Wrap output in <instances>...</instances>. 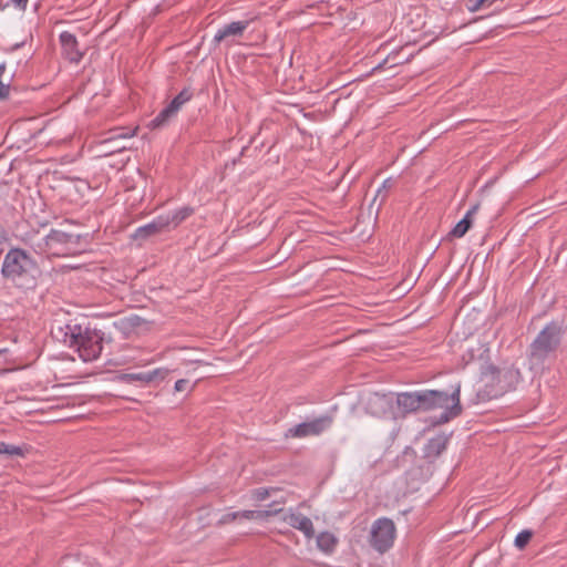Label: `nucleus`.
Wrapping results in <instances>:
<instances>
[{"label": "nucleus", "instance_id": "obj_28", "mask_svg": "<svg viewBox=\"0 0 567 567\" xmlns=\"http://www.w3.org/2000/svg\"><path fill=\"white\" fill-rule=\"evenodd\" d=\"M167 374L168 370L164 368H157L152 371H147V375L152 377V382L162 381L167 377Z\"/></svg>", "mask_w": 567, "mask_h": 567}, {"label": "nucleus", "instance_id": "obj_18", "mask_svg": "<svg viewBox=\"0 0 567 567\" xmlns=\"http://www.w3.org/2000/svg\"><path fill=\"white\" fill-rule=\"evenodd\" d=\"M446 444L447 437L443 435L431 439L426 445V455L439 456L446 449Z\"/></svg>", "mask_w": 567, "mask_h": 567}, {"label": "nucleus", "instance_id": "obj_2", "mask_svg": "<svg viewBox=\"0 0 567 567\" xmlns=\"http://www.w3.org/2000/svg\"><path fill=\"white\" fill-rule=\"evenodd\" d=\"M39 272L37 261L21 248H11L3 257L1 276L14 288L21 290L35 288Z\"/></svg>", "mask_w": 567, "mask_h": 567}, {"label": "nucleus", "instance_id": "obj_8", "mask_svg": "<svg viewBox=\"0 0 567 567\" xmlns=\"http://www.w3.org/2000/svg\"><path fill=\"white\" fill-rule=\"evenodd\" d=\"M392 399L386 394L371 393L364 401V406L368 413L373 416L385 415L391 408Z\"/></svg>", "mask_w": 567, "mask_h": 567}, {"label": "nucleus", "instance_id": "obj_33", "mask_svg": "<svg viewBox=\"0 0 567 567\" xmlns=\"http://www.w3.org/2000/svg\"><path fill=\"white\" fill-rule=\"evenodd\" d=\"M502 393H503V388H501V389H498V390H493V391H489V392H488V394H489L491 396H497V395H499V394H502Z\"/></svg>", "mask_w": 567, "mask_h": 567}, {"label": "nucleus", "instance_id": "obj_20", "mask_svg": "<svg viewBox=\"0 0 567 567\" xmlns=\"http://www.w3.org/2000/svg\"><path fill=\"white\" fill-rule=\"evenodd\" d=\"M118 379L125 383H132V382H141L144 384L152 383V377L147 375V372L123 373L118 377Z\"/></svg>", "mask_w": 567, "mask_h": 567}, {"label": "nucleus", "instance_id": "obj_25", "mask_svg": "<svg viewBox=\"0 0 567 567\" xmlns=\"http://www.w3.org/2000/svg\"><path fill=\"white\" fill-rule=\"evenodd\" d=\"M276 488H267V487H258L252 491V498L255 501L261 502L268 498L271 492H275Z\"/></svg>", "mask_w": 567, "mask_h": 567}, {"label": "nucleus", "instance_id": "obj_7", "mask_svg": "<svg viewBox=\"0 0 567 567\" xmlns=\"http://www.w3.org/2000/svg\"><path fill=\"white\" fill-rule=\"evenodd\" d=\"M333 417L331 415H321L311 421H307L288 430L287 435L291 437H307L320 435L331 427Z\"/></svg>", "mask_w": 567, "mask_h": 567}, {"label": "nucleus", "instance_id": "obj_6", "mask_svg": "<svg viewBox=\"0 0 567 567\" xmlns=\"http://www.w3.org/2000/svg\"><path fill=\"white\" fill-rule=\"evenodd\" d=\"M78 243V236L62 230L52 229L40 243L35 250L41 254L61 255L70 249V245Z\"/></svg>", "mask_w": 567, "mask_h": 567}, {"label": "nucleus", "instance_id": "obj_22", "mask_svg": "<svg viewBox=\"0 0 567 567\" xmlns=\"http://www.w3.org/2000/svg\"><path fill=\"white\" fill-rule=\"evenodd\" d=\"M137 132V127L134 130H127V128H115L111 131V136L104 141V143L115 141L117 138H130L133 137Z\"/></svg>", "mask_w": 567, "mask_h": 567}, {"label": "nucleus", "instance_id": "obj_29", "mask_svg": "<svg viewBox=\"0 0 567 567\" xmlns=\"http://www.w3.org/2000/svg\"><path fill=\"white\" fill-rule=\"evenodd\" d=\"M499 375H501V371L494 365H487L485 368V370L483 371V377L485 379H491V381L498 379Z\"/></svg>", "mask_w": 567, "mask_h": 567}, {"label": "nucleus", "instance_id": "obj_21", "mask_svg": "<svg viewBox=\"0 0 567 567\" xmlns=\"http://www.w3.org/2000/svg\"><path fill=\"white\" fill-rule=\"evenodd\" d=\"M193 96V93L190 90L188 89H184L183 91H181L172 101L171 103L168 104L169 106H172V109L178 113V111L181 110V107L186 103L188 102Z\"/></svg>", "mask_w": 567, "mask_h": 567}, {"label": "nucleus", "instance_id": "obj_3", "mask_svg": "<svg viewBox=\"0 0 567 567\" xmlns=\"http://www.w3.org/2000/svg\"><path fill=\"white\" fill-rule=\"evenodd\" d=\"M419 392L420 411H432L442 409L439 423H446L451 419L461 414L462 408L460 402V385L447 394L443 391L424 390Z\"/></svg>", "mask_w": 567, "mask_h": 567}, {"label": "nucleus", "instance_id": "obj_11", "mask_svg": "<svg viewBox=\"0 0 567 567\" xmlns=\"http://www.w3.org/2000/svg\"><path fill=\"white\" fill-rule=\"evenodd\" d=\"M284 522L302 532L307 538H312L315 535V528L311 519L300 513L290 512L286 514L284 516Z\"/></svg>", "mask_w": 567, "mask_h": 567}, {"label": "nucleus", "instance_id": "obj_16", "mask_svg": "<svg viewBox=\"0 0 567 567\" xmlns=\"http://www.w3.org/2000/svg\"><path fill=\"white\" fill-rule=\"evenodd\" d=\"M194 214V208L190 206H184L176 209L173 213L161 215L164 220L167 221V228H176L185 219Z\"/></svg>", "mask_w": 567, "mask_h": 567}, {"label": "nucleus", "instance_id": "obj_34", "mask_svg": "<svg viewBox=\"0 0 567 567\" xmlns=\"http://www.w3.org/2000/svg\"><path fill=\"white\" fill-rule=\"evenodd\" d=\"M470 359H473V350H470Z\"/></svg>", "mask_w": 567, "mask_h": 567}, {"label": "nucleus", "instance_id": "obj_24", "mask_svg": "<svg viewBox=\"0 0 567 567\" xmlns=\"http://www.w3.org/2000/svg\"><path fill=\"white\" fill-rule=\"evenodd\" d=\"M0 454L21 456L23 454V451L20 446L10 445L4 442H0Z\"/></svg>", "mask_w": 567, "mask_h": 567}, {"label": "nucleus", "instance_id": "obj_15", "mask_svg": "<svg viewBox=\"0 0 567 567\" xmlns=\"http://www.w3.org/2000/svg\"><path fill=\"white\" fill-rule=\"evenodd\" d=\"M478 210V204L473 205L465 216L454 226V228L449 233V236L453 238H462L473 224V216Z\"/></svg>", "mask_w": 567, "mask_h": 567}, {"label": "nucleus", "instance_id": "obj_4", "mask_svg": "<svg viewBox=\"0 0 567 567\" xmlns=\"http://www.w3.org/2000/svg\"><path fill=\"white\" fill-rule=\"evenodd\" d=\"M564 330L560 323L551 321L537 334L529 347V362L540 367L560 346Z\"/></svg>", "mask_w": 567, "mask_h": 567}, {"label": "nucleus", "instance_id": "obj_31", "mask_svg": "<svg viewBox=\"0 0 567 567\" xmlns=\"http://www.w3.org/2000/svg\"><path fill=\"white\" fill-rule=\"evenodd\" d=\"M9 234L6 227L0 223V245L8 241Z\"/></svg>", "mask_w": 567, "mask_h": 567}, {"label": "nucleus", "instance_id": "obj_30", "mask_svg": "<svg viewBox=\"0 0 567 567\" xmlns=\"http://www.w3.org/2000/svg\"><path fill=\"white\" fill-rule=\"evenodd\" d=\"M187 385H188V381L185 379H181V380L176 381V383H175V391H177V392L185 391L187 389Z\"/></svg>", "mask_w": 567, "mask_h": 567}, {"label": "nucleus", "instance_id": "obj_10", "mask_svg": "<svg viewBox=\"0 0 567 567\" xmlns=\"http://www.w3.org/2000/svg\"><path fill=\"white\" fill-rule=\"evenodd\" d=\"M60 42L62 45V53L72 63H79L83 53L79 49V42L74 34L69 31H63L60 34Z\"/></svg>", "mask_w": 567, "mask_h": 567}, {"label": "nucleus", "instance_id": "obj_12", "mask_svg": "<svg viewBox=\"0 0 567 567\" xmlns=\"http://www.w3.org/2000/svg\"><path fill=\"white\" fill-rule=\"evenodd\" d=\"M167 229V221L162 216L156 217L150 224L138 227L133 234L134 239H147Z\"/></svg>", "mask_w": 567, "mask_h": 567}, {"label": "nucleus", "instance_id": "obj_1", "mask_svg": "<svg viewBox=\"0 0 567 567\" xmlns=\"http://www.w3.org/2000/svg\"><path fill=\"white\" fill-rule=\"evenodd\" d=\"M53 337L74 349L79 357L87 362L96 360L103 348V334L89 326L68 323L52 330Z\"/></svg>", "mask_w": 567, "mask_h": 567}, {"label": "nucleus", "instance_id": "obj_26", "mask_svg": "<svg viewBox=\"0 0 567 567\" xmlns=\"http://www.w3.org/2000/svg\"><path fill=\"white\" fill-rule=\"evenodd\" d=\"M493 0H468L467 9L472 12L478 11L483 8L489 7Z\"/></svg>", "mask_w": 567, "mask_h": 567}, {"label": "nucleus", "instance_id": "obj_23", "mask_svg": "<svg viewBox=\"0 0 567 567\" xmlns=\"http://www.w3.org/2000/svg\"><path fill=\"white\" fill-rule=\"evenodd\" d=\"M532 537H533V532L529 529H524L517 534L514 544L518 549L522 550L528 545Z\"/></svg>", "mask_w": 567, "mask_h": 567}, {"label": "nucleus", "instance_id": "obj_5", "mask_svg": "<svg viewBox=\"0 0 567 567\" xmlns=\"http://www.w3.org/2000/svg\"><path fill=\"white\" fill-rule=\"evenodd\" d=\"M396 528L392 519L381 517L373 522L369 543L380 554L388 551L394 543Z\"/></svg>", "mask_w": 567, "mask_h": 567}, {"label": "nucleus", "instance_id": "obj_13", "mask_svg": "<svg viewBox=\"0 0 567 567\" xmlns=\"http://www.w3.org/2000/svg\"><path fill=\"white\" fill-rule=\"evenodd\" d=\"M279 504L278 502L272 503L269 507L270 509L265 511H241L229 514L228 516L231 519L245 518V519H265L269 516L277 515L282 512V508L276 507Z\"/></svg>", "mask_w": 567, "mask_h": 567}, {"label": "nucleus", "instance_id": "obj_17", "mask_svg": "<svg viewBox=\"0 0 567 567\" xmlns=\"http://www.w3.org/2000/svg\"><path fill=\"white\" fill-rule=\"evenodd\" d=\"M176 114L177 112H175L172 106L167 105L150 122L148 127L152 130L161 128L175 117Z\"/></svg>", "mask_w": 567, "mask_h": 567}, {"label": "nucleus", "instance_id": "obj_27", "mask_svg": "<svg viewBox=\"0 0 567 567\" xmlns=\"http://www.w3.org/2000/svg\"><path fill=\"white\" fill-rule=\"evenodd\" d=\"M6 63H0V79H2L4 72H6ZM10 92V85L8 83H3L2 80H0V99H6L9 96Z\"/></svg>", "mask_w": 567, "mask_h": 567}, {"label": "nucleus", "instance_id": "obj_9", "mask_svg": "<svg viewBox=\"0 0 567 567\" xmlns=\"http://www.w3.org/2000/svg\"><path fill=\"white\" fill-rule=\"evenodd\" d=\"M249 27V21H234L228 24H225L220 29L217 30V32L214 35V43L219 44L223 41H227L230 38H240L244 32Z\"/></svg>", "mask_w": 567, "mask_h": 567}, {"label": "nucleus", "instance_id": "obj_35", "mask_svg": "<svg viewBox=\"0 0 567 567\" xmlns=\"http://www.w3.org/2000/svg\"><path fill=\"white\" fill-rule=\"evenodd\" d=\"M6 351H7V349H0V354H2Z\"/></svg>", "mask_w": 567, "mask_h": 567}, {"label": "nucleus", "instance_id": "obj_19", "mask_svg": "<svg viewBox=\"0 0 567 567\" xmlns=\"http://www.w3.org/2000/svg\"><path fill=\"white\" fill-rule=\"evenodd\" d=\"M337 543L338 540L336 536L329 532L320 533L317 536V545L324 553H331L334 549Z\"/></svg>", "mask_w": 567, "mask_h": 567}, {"label": "nucleus", "instance_id": "obj_32", "mask_svg": "<svg viewBox=\"0 0 567 567\" xmlns=\"http://www.w3.org/2000/svg\"><path fill=\"white\" fill-rule=\"evenodd\" d=\"M29 0H11V3L19 9L24 10Z\"/></svg>", "mask_w": 567, "mask_h": 567}, {"label": "nucleus", "instance_id": "obj_14", "mask_svg": "<svg viewBox=\"0 0 567 567\" xmlns=\"http://www.w3.org/2000/svg\"><path fill=\"white\" fill-rule=\"evenodd\" d=\"M419 392H403L396 395V404L403 413H414L420 411Z\"/></svg>", "mask_w": 567, "mask_h": 567}]
</instances>
